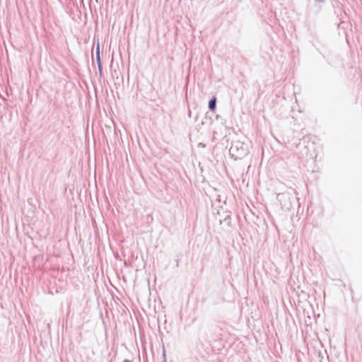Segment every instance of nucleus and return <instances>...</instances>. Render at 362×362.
Instances as JSON below:
<instances>
[{"label":"nucleus","instance_id":"nucleus-4","mask_svg":"<svg viewBox=\"0 0 362 362\" xmlns=\"http://www.w3.org/2000/svg\"><path fill=\"white\" fill-rule=\"evenodd\" d=\"M315 1L317 3H323L325 0H315Z\"/></svg>","mask_w":362,"mask_h":362},{"label":"nucleus","instance_id":"nucleus-2","mask_svg":"<svg viewBox=\"0 0 362 362\" xmlns=\"http://www.w3.org/2000/svg\"><path fill=\"white\" fill-rule=\"evenodd\" d=\"M208 107L211 111H215L216 108V98L215 96L210 99Z\"/></svg>","mask_w":362,"mask_h":362},{"label":"nucleus","instance_id":"nucleus-3","mask_svg":"<svg viewBox=\"0 0 362 362\" xmlns=\"http://www.w3.org/2000/svg\"><path fill=\"white\" fill-rule=\"evenodd\" d=\"M96 59H97V63H98V65L99 71L101 74L102 67H101V62H100V47H99V44H98V46L96 47Z\"/></svg>","mask_w":362,"mask_h":362},{"label":"nucleus","instance_id":"nucleus-5","mask_svg":"<svg viewBox=\"0 0 362 362\" xmlns=\"http://www.w3.org/2000/svg\"><path fill=\"white\" fill-rule=\"evenodd\" d=\"M123 362H131V361L128 359H125Z\"/></svg>","mask_w":362,"mask_h":362},{"label":"nucleus","instance_id":"nucleus-1","mask_svg":"<svg viewBox=\"0 0 362 362\" xmlns=\"http://www.w3.org/2000/svg\"><path fill=\"white\" fill-rule=\"evenodd\" d=\"M230 154L233 158L236 159H241L249 153L248 146L245 143L240 141H235L231 144L229 149Z\"/></svg>","mask_w":362,"mask_h":362}]
</instances>
